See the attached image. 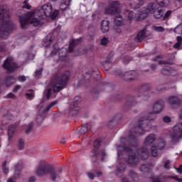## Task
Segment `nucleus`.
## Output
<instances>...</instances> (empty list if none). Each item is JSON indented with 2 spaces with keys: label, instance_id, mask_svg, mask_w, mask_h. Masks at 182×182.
Masks as SVG:
<instances>
[{
  "label": "nucleus",
  "instance_id": "nucleus-57",
  "mask_svg": "<svg viewBox=\"0 0 182 182\" xmlns=\"http://www.w3.org/2000/svg\"><path fill=\"white\" fill-rule=\"evenodd\" d=\"M58 15H59V10H55V11L53 12L51 16H52V18H57V17H58Z\"/></svg>",
  "mask_w": 182,
  "mask_h": 182
},
{
  "label": "nucleus",
  "instance_id": "nucleus-24",
  "mask_svg": "<svg viewBox=\"0 0 182 182\" xmlns=\"http://www.w3.org/2000/svg\"><path fill=\"white\" fill-rule=\"evenodd\" d=\"M109 21L103 20L101 23V31L102 33H107L109 32Z\"/></svg>",
  "mask_w": 182,
  "mask_h": 182
},
{
  "label": "nucleus",
  "instance_id": "nucleus-13",
  "mask_svg": "<svg viewBox=\"0 0 182 182\" xmlns=\"http://www.w3.org/2000/svg\"><path fill=\"white\" fill-rule=\"evenodd\" d=\"M119 76H124V79L127 82H132L137 79V73L133 70L127 71L124 75H122V73H119Z\"/></svg>",
  "mask_w": 182,
  "mask_h": 182
},
{
  "label": "nucleus",
  "instance_id": "nucleus-26",
  "mask_svg": "<svg viewBox=\"0 0 182 182\" xmlns=\"http://www.w3.org/2000/svg\"><path fill=\"white\" fill-rule=\"evenodd\" d=\"M117 123H119V117L115 116L108 122V127L109 129H113V127H114Z\"/></svg>",
  "mask_w": 182,
  "mask_h": 182
},
{
  "label": "nucleus",
  "instance_id": "nucleus-12",
  "mask_svg": "<svg viewBox=\"0 0 182 182\" xmlns=\"http://www.w3.org/2000/svg\"><path fill=\"white\" fill-rule=\"evenodd\" d=\"M79 103H80V97L75 96L73 103L70 107V113H73V112L74 114H77V113H79V110H80V108L79 107Z\"/></svg>",
  "mask_w": 182,
  "mask_h": 182
},
{
  "label": "nucleus",
  "instance_id": "nucleus-47",
  "mask_svg": "<svg viewBox=\"0 0 182 182\" xmlns=\"http://www.w3.org/2000/svg\"><path fill=\"white\" fill-rule=\"evenodd\" d=\"M141 171H144L146 173V171H149V165L148 164H142L140 168Z\"/></svg>",
  "mask_w": 182,
  "mask_h": 182
},
{
  "label": "nucleus",
  "instance_id": "nucleus-23",
  "mask_svg": "<svg viewBox=\"0 0 182 182\" xmlns=\"http://www.w3.org/2000/svg\"><path fill=\"white\" fill-rule=\"evenodd\" d=\"M168 102L170 105H176V106H179L182 103L181 99L178 97L171 96L168 98Z\"/></svg>",
  "mask_w": 182,
  "mask_h": 182
},
{
  "label": "nucleus",
  "instance_id": "nucleus-17",
  "mask_svg": "<svg viewBox=\"0 0 182 182\" xmlns=\"http://www.w3.org/2000/svg\"><path fill=\"white\" fill-rule=\"evenodd\" d=\"M15 83V75H7L4 80H3V84L9 87L12 86V84Z\"/></svg>",
  "mask_w": 182,
  "mask_h": 182
},
{
  "label": "nucleus",
  "instance_id": "nucleus-30",
  "mask_svg": "<svg viewBox=\"0 0 182 182\" xmlns=\"http://www.w3.org/2000/svg\"><path fill=\"white\" fill-rule=\"evenodd\" d=\"M161 73L164 76H168L171 74V68L168 66H165L161 70Z\"/></svg>",
  "mask_w": 182,
  "mask_h": 182
},
{
  "label": "nucleus",
  "instance_id": "nucleus-4",
  "mask_svg": "<svg viewBox=\"0 0 182 182\" xmlns=\"http://www.w3.org/2000/svg\"><path fill=\"white\" fill-rule=\"evenodd\" d=\"M62 168H59L56 171L55 169H53L52 166L44 164L43 166H38L37 170L36 171V174L40 177L45 176V174H50L52 181H56L57 180H60V174H62Z\"/></svg>",
  "mask_w": 182,
  "mask_h": 182
},
{
  "label": "nucleus",
  "instance_id": "nucleus-2",
  "mask_svg": "<svg viewBox=\"0 0 182 182\" xmlns=\"http://www.w3.org/2000/svg\"><path fill=\"white\" fill-rule=\"evenodd\" d=\"M70 80V72L66 70L64 73L58 71L52 78L50 83V87L47 90L46 97L50 99L52 95V90L54 93H59L60 90H63L68 85V82Z\"/></svg>",
  "mask_w": 182,
  "mask_h": 182
},
{
  "label": "nucleus",
  "instance_id": "nucleus-8",
  "mask_svg": "<svg viewBox=\"0 0 182 182\" xmlns=\"http://www.w3.org/2000/svg\"><path fill=\"white\" fill-rule=\"evenodd\" d=\"M155 9H156V4L149 3L146 6V9H145V10L144 11L145 14L139 12L138 14H135L136 21L139 22V21L146 19V18H147V14H150V12H153V11L154 12Z\"/></svg>",
  "mask_w": 182,
  "mask_h": 182
},
{
  "label": "nucleus",
  "instance_id": "nucleus-29",
  "mask_svg": "<svg viewBox=\"0 0 182 182\" xmlns=\"http://www.w3.org/2000/svg\"><path fill=\"white\" fill-rule=\"evenodd\" d=\"M114 22L117 26H122L123 25V17H122V15L117 16L114 19Z\"/></svg>",
  "mask_w": 182,
  "mask_h": 182
},
{
  "label": "nucleus",
  "instance_id": "nucleus-7",
  "mask_svg": "<svg viewBox=\"0 0 182 182\" xmlns=\"http://www.w3.org/2000/svg\"><path fill=\"white\" fill-rule=\"evenodd\" d=\"M3 68L7 70V73H13L18 69V64L14 62V58L7 57L3 63Z\"/></svg>",
  "mask_w": 182,
  "mask_h": 182
},
{
  "label": "nucleus",
  "instance_id": "nucleus-1",
  "mask_svg": "<svg viewBox=\"0 0 182 182\" xmlns=\"http://www.w3.org/2000/svg\"><path fill=\"white\" fill-rule=\"evenodd\" d=\"M164 107V102L160 100L154 103L153 106V112H150L147 117H142L140 118L138 122V125L133 128L129 132L128 139H121V143H123L122 146H117V154L122 156V151L120 149H122L123 151L128 153V158L125 159L126 163L130 167H136L139 163V158L142 160H146L149 159V151L147 148L143 147L137 149V137L141 136V132H145L146 126H149V122L150 120H154L156 119V114L160 113Z\"/></svg>",
  "mask_w": 182,
  "mask_h": 182
},
{
  "label": "nucleus",
  "instance_id": "nucleus-16",
  "mask_svg": "<svg viewBox=\"0 0 182 182\" xmlns=\"http://www.w3.org/2000/svg\"><path fill=\"white\" fill-rule=\"evenodd\" d=\"M124 171H126V165H124V164H118L117 165V170L115 173L116 176L118 177H123Z\"/></svg>",
  "mask_w": 182,
  "mask_h": 182
},
{
  "label": "nucleus",
  "instance_id": "nucleus-27",
  "mask_svg": "<svg viewBox=\"0 0 182 182\" xmlns=\"http://www.w3.org/2000/svg\"><path fill=\"white\" fill-rule=\"evenodd\" d=\"M46 115L45 113H41V110H39L38 114L36 118V121L38 123V124H42V122L45 119Z\"/></svg>",
  "mask_w": 182,
  "mask_h": 182
},
{
  "label": "nucleus",
  "instance_id": "nucleus-39",
  "mask_svg": "<svg viewBox=\"0 0 182 182\" xmlns=\"http://www.w3.org/2000/svg\"><path fill=\"white\" fill-rule=\"evenodd\" d=\"M173 32L175 33H177L178 35H182V25L180 24L178 26H177L174 30H173Z\"/></svg>",
  "mask_w": 182,
  "mask_h": 182
},
{
  "label": "nucleus",
  "instance_id": "nucleus-31",
  "mask_svg": "<svg viewBox=\"0 0 182 182\" xmlns=\"http://www.w3.org/2000/svg\"><path fill=\"white\" fill-rule=\"evenodd\" d=\"M88 131H89V124L85 123V124H82V127L80 129V133L81 134H85L87 133Z\"/></svg>",
  "mask_w": 182,
  "mask_h": 182
},
{
  "label": "nucleus",
  "instance_id": "nucleus-55",
  "mask_svg": "<svg viewBox=\"0 0 182 182\" xmlns=\"http://www.w3.org/2000/svg\"><path fill=\"white\" fill-rule=\"evenodd\" d=\"M164 168L170 170V161H166L164 165Z\"/></svg>",
  "mask_w": 182,
  "mask_h": 182
},
{
  "label": "nucleus",
  "instance_id": "nucleus-50",
  "mask_svg": "<svg viewBox=\"0 0 182 182\" xmlns=\"http://www.w3.org/2000/svg\"><path fill=\"white\" fill-rule=\"evenodd\" d=\"M6 50V45L5 43H0V52H5Z\"/></svg>",
  "mask_w": 182,
  "mask_h": 182
},
{
  "label": "nucleus",
  "instance_id": "nucleus-28",
  "mask_svg": "<svg viewBox=\"0 0 182 182\" xmlns=\"http://www.w3.org/2000/svg\"><path fill=\"white\" fill-rule=\"evenodd\" d=\"M128 176H129L132 181H137L139 180V174L133 170L129 171Z\"/></svg>",
  "mask_w": 182,
  "mask_h": 182
},
{
  "label": "nucleus",
  "instance_id": "nucleus-37",
  "mask_svg": "<svg viewBox=\"0 0 182 182\" xmlns=\"http://www.w3.org/2000/svg\"><path fill=\"white\" fill-rule=\"evenodd\" d=\"M102 144V141L100 139H97L94 142V149L93 150H99L100 149V145Z\"/></svg>",
  "mask_w": 182,
  "mask_h": 182
},
{
  "label": "nucleus",
  "instance_id": "nucleus-32",
  "mask_svg": "<svg viewBox=\"0 0 182 182\" xmlns=\"http://www.w3.org/2000/svg\"><path fill=\"white\" fill-rule=\"evenodd\" d=\"M156 4L161 7L166 8L168 6V0H156Z\"/></svg>",
  "mask_w": 182,
  "mask_h": 182
},
{
  "label": "nucleus",
  "instance_id": "nucleus-61",
  "mask_svg": "<svg viewBox=\"0 0 182 182\" xmlns=\"http://www.w3.org/2000/svg\"><path fill=\"white\" fill-rule=\"evenodd\" d=\"M19 89H21V85H16L13 89L14 93H16Z\"/></svg>",
  "mask_w": 182,
  "mask_h": 182
},
{
  "label": "nucleus",
  "instance_id": "nucleus-60",
  "mask_svg": "<svg viewBox=\"0 0 182 182\" xmlns=\"http://www.w3.org/2000/svg\"><path fill=\"white\" fill-rule=\"evenodd\" d=\"M169 178H174L176 181L182 182V178H180L177 176H168Z\"/></svg>",
  "mask_w": 182,
  "mask_h": 182
},
{
  "label": "nucleus",
  "instance_id": "nucleus-62",
  "mask_svg": "<svg viewBox=\"0 0 182 182\" xmlns=\"http://www.w3.org/2000/svg\"><path fill=\"white\" fill-rule=\"evenodd\" d=\"M19 82H25L26 80V77L25 75H21L18 77Z\"/></svg>",
  "mask_w": 182,
  "mask_h": 182
},
{
  "label": "nucleus",
  "instance_id": "nucleus-35",
  "mask_svg": "<svg viewBox=\"0 0 182 182\" xmlns=\"http://www.w3.org/2000/svg\"><path fill=\"white\" fill-rule=\"evenodd\" d=\"M17 147L18 150H23V149H25V141H23L22 139H20L17 143Z\"/></svg>",
  "mask_w": 182,
  "mask_h": 182
},
{
  "label": "nucleus",
  "instance_id": "nucleus-19",
  "mask_svg": "<svg viewBox=\"0 0 182 182\" xmlns=\"http://www.w3.org/2000/svg\"><path fill=\"white\" fill-rule=\"evenodd\" d=\"M16 131V124L9 125V129H8V140H9V141H11V140H12V139L14 138V134H15Z\"/></svg>",
  "mask_w": 182,
  "mask_h": 182
},
{
  "label": "nucleus",
  "instance_id": "nucleus-46",
  "mask_svg": "<svg viewBox=\"0 0 182 182\" xmlns=\"http://www.w3.org/2000/svg\"><path fill=\"white\" fill-rule=\"evenodd\" d=\"M30 23L31 25H33L34 26H38L39 25V19L36 18H32V20L30 21Z\"/></svg>",
  "mask_w": 182,
  "mask_h": 182
},
{
  "label": "nucleus",
  "instance_id": "nucleus-64",
  "mask_svg": "<svg viewBox=\"0 0 182 182\" xmlns=\"http://www.w3.org/2000/svg\"><path fill=\"white\" fill-rule=\"evenodd\" d=\"M36 181V178L35 176H31L28 179V182H35Z\"/></svg>",
  "mask_w": 182,
  "mask_h": 182
},
{
  "label": "nucleus",
  "instance_id": "nucleus-59",
  "mask_svg": "<svg viewBox=\"0 0 182 182\" xmlns=\"http://www.w3.org/2000/svg\"><path fill=\"white\" fill-rule=\"evenodd\" d=\"M26 95L27 96V97H29L30 99H33L35 94H33V92H27Z\"/></svg>",
  "mask_w": 182,
  "mask_h": 182
},
{
  "label": "nucleus",
  "instance_id": "nucleus-51",
  "mask_svg": "<svg viewBox=\"0 0 182 182\" xmlns=\"http://www.w3.org/2000/svg\"><path fill=\"white\" fill-rule=\"evenodd\" d=\"M109 42V40L107 39V38L104 37L102 38L101 40V45L102 46H106V45H107V43Z\"/></svg>",
  "mask_w": 182,
  "mask_h": 182
},
{
  "label": "nucleus",
  "instance_id": "nucleus-9",
  "mask_svg": "<svg viewBox=\"0 0 182 182\" xmlns=\"http://www.w3.org/2000/svg\"><path fill=\"white\" fill-rule=\"evenodd\" d=\"M34 15L35 11H28L26 14L18 16L20 25L22 29H26V26H28L29 21L32 19Z\"/></svg>",
  "mask_w": 182,
  "mask_h": 182
},
{
  "label": "nucleus",
  "instance_id": "nucleus-15",
  "mask_svg": "<svg viewBox=\"0 0 182 182\" xmlns=\"http://www.w3.org/2000/svg\"><path fill=\"white\" fill-rule=\"evenodd\" d=\"M165 13L166 7H157L154 9L153 12L154 18H155V19H160L161 18H163V16H164Z\"/></svg>",
  "mask_w": 182,
  "mask_h": 182
},
{
  "label": "nucleus",
  "instance_id": "nucleus-20",
  "mask_svg": "<svg viewBox=\"0 0 182 182\" xmlns=\"http://www.w3.org/2000/svg\"><path fill=\"white\" fill-rule=\"evenodd\" d=\"M156 139H157V137L156 136V134H149V136H147V137L144 141L145 146H150L151 144H153V143L156 141Z\"/></svg>",
  "mask_w": 182,
  "mask_h": 182
},
{
  "label": "nucleus",
  "instance_id": "nucleus-36",
  "mask_svg": "<svg viewBox=\"0 0 182 182\" xmlns=\"http://www.w3.org/2000/svg\"><path fill=\"white\" fill-rule=\"evenodd\" d=\"M159 143H158V149L159 150H163L164 147H166V141H164V139H159Z\"/></svg>",
  "mask_w": 182,
  "mask_h": 182
},
{
  "label": "nucleus",
  "instance_id": "nucleus-43",
  "mask_svg": "<svg viewBox=\"0 0 182 182\" xmlns=\"http://www.w3.org/2000/svg\"><path fill=\"white\" fill-rule=\"evenodd\" d=\"M2 168L4 174L9 173V168H6V161L3 162Z\"/></svg>",
  "mask_w": 182,
  "mask_h": 182
},
{
  "label": "nucleus",
  "instance_id": "nucleus-6",
  "mask_svg": "<svg viewBox=\"0 0 182 182\" xmlns=\"http://www.w3.org/2000/svg\"><path fill=\"white\" fill-rule=\"evenodd\" d=\"M53 12V9L50 3H47L44 4L41 9L38 10L37 15L41 19H45L46 16H50Z\"/></svg>",
  "mask_w": 182,
  "mask_h": 182
},
{
  "label": "nucleus",
  "instance_id": "nucleus-49",
  "mask_svg": "<svg viewBox=\"0 0 182 182\" xmlns=\"http://www.w3.org/2000/svg\"><path fill=\"white\" fill-rule=\"evenodd\" d=\"M154 30L156 32H164L165 31L163 26H154Z\"/></svg>",
  "mask_w": 182,
  "mask_h": 182
},
{
  "label": "nucleus",
  "instance_id": "nucleus-21",
  "mask_svg": "<svg viewBox=\"0 0 182 182\" xmlns=\"http://www.w3.org/2000/svg\"><path fill=\"white\" fill-rule=\"evenodd\" d=\"M70 2L72 0H63L60 5V11H66L70 7Z\"/></svg>",
  "mask_w": 182,
  "mask_h": 182
},
{
  "label": "nucleus",
  "instance_id": "nucleus-41",
  "mask_svg": "<svg viewBox=\"0 0 182 182\" xmlns=\"http://www.w3.org/2000/svg\"><path fill=\"white\" fill-rule=\"evenodd\" d=\"M18 165H16L15 168V171H14V180H16L17 178H19V176H21V171L17 170Z\"/></svg>",
  "mask_w": 182,
  "mask_h": 182
},
{
  "label": "nucleus",
  "instance_id": "nucleus-40",
  "mask_svg": "<svg viewBox=\"0 0 182 182\" xmlns=\"http://www.w3.org/2000/svg\"><path fill=\"white\" fill-rule=\"evenodd\" d=\"M42 72H43V68H40V69L36 70V72H35L36 79H39L41 77V76H42Z\"/></svg>",
  "mask_w": 182,
  "mask_h": 182
},
{
  "label": "nucleus",
  "instance_id": "nucleus-33",
  "mask_svg": "<svg viewBox=\"0 0 182 182\" xmlns=\"http://www.w3.org/2000/svg\"><path fill=\"white\" fill-rule=\"evenodd\" d=\"M33 122H30L28 125H26L25 133L26 134H29L33 130Z\"/></svg>",
  "mask_w": 182,
  "mask_h": 182
},
{
  "label": "nucleus",
  "instance_id": "nucleus-22",
  "mask_svg": "<svg viewBox=\"0 0 182 182\" xmlns=\"http://www.w3.org/2000/svg\"><path fill=\"white\" fill-rule=\"evenodd\" d=\"M146 29L144 28L141 31H139L135 38V40L137 42H143L144 39H146Z\"/></svg>",
  "mask_w": 182,
  "mask_h": 182
},
{
  "label": "nucleus",
  "instance_id": "nucleus-48",
  "mask_svg": "<svg viewBox=\"0 0 182 182\" xmlns=\"http://www.w3.org/2000/svg\"><path fill=\"white\" fill-rule=\"evenodd\" d=\"M58 50H59V48L56 47V46H53V49L50 54V56H55V55H56V53H58Z\"/></svg>",
  "mask_w": 182,
  "mask_h": 182
},
{
  "label": "nucleus",
  "instance_id": "nucleus-34",
  "mask_svg": "<svg viewBox=\"0 0 182 182\" xmlns=\"http://www.w3.org/2000/svg\"><path fill=\"white\" fill-rule=\"evenodd\" d=\"M126 15L128 16V19L129 21H133V19H135L136 21V16H134V13L133 12V11L127 10L126 11Z\"/></svg>",
  "mask_w": 182,
  "mask_h": 182
},
{
  "label": "nucleus",
  "instance_id": "nucleus-18",
  "mask_svg": "<svg viewBox=\"0 0 182 182\" xmlns=\"http://www.w3.org/2000/svg\"><path fill=\"white\" fill-rule=\"evenodd\" d=\"M150 90H151V86L149 84H145L138 87L136 92L143 95V93L150 92Z\"/></svg>",
  "mask_w": 182,
  "mask_h": 182
},
{
  "label": "nucleus",
  "instance_id": "nucleus-3",
  "mask_svg": "<svg viewBox=\"0 0 182 182\" xmlns=\"http://www.w3.org/2000/svg\"><path fill=\"white\" fill-rule=\"evenodd\" d=\"M11 16L9 14V7L6 4H4L0 6V37L2 39H6L11 31L15 29V25L12 21H9V18Z\"/></svg>",
  "mask_w": 182,
  "mask_h": 182
},
{
  "label": "nucleus",
  "instance_id": "nucleus-63",
  "mask_svg": "<svg viewBox=\"0 0 182 182\" xmlns=\"http://www.w3.org/2000/svg\"><path fill=\"white\" fill-rule=\"evenodd\" d=\"M176 170L179 174H182V164L178 168H176Z\"/></svg>",
  "mask_w": 182,
  "mask_h": 182
},
{
  "label": "nucleus",
  "instance_id": "nucleus-54",
  "mask_svg": "<svg viewBox=\"0 0 182 182\" xmlns=\"http://www.w3.org/2000/svg\"><path fill=\"white\" fill-rule=\"evenodd\" d=\"M50 105H48L44 110L40 109L41 113H44V116H46V113H48V110H50Z\"/></svg>",
  "mask_w": 182,
  "mask_h": 182
},
{
  "label": "nucleus",
  "instance_id": "nucleus-38",
  "mask_svg": "<svg viewBox=\"0 0 182 182\" xmlns=\"http://www.w3.org/2000/svg\"><path fill=\"white\" fill-rule=\"evenodd\" d=\"M151 154L153 156V157H157V154H159L157 147L154 146L151 147Z\"/></svg>",
  "mask_w": 182,
  "mask_h": 182
},
{
  "label": "nucleus",
  "instance_id": "nucleus-25",
  "mask_svg": "<svg viewBox=\"0 0 182 182\" xmlns=\"http://www.w3.org/2000/svg\"><path fill=\"white\" fill-rule=\"evenodd\" d=\"M81 41H82V38H80L77 40H73V41L70 43V46L68 48V52H73V49H75V46H76V45H79Z\"/></svg>",
  "mask_w": 182,
  "mask_h": 182
},
{
  "label": "nucleus",
  "instance_id": "nucleus-42",
  "mask_svg": "<svg viewBox=\"0 0 182 182\" xmlns=\"http://www.w3.org/2000/svg\"><path fill=\"white\" fill-rule=\"evenodd\" d=\"M132 57L129 56V55H125L122 58V61L124 62V63L125 65H127V63H129V62L132 61Z\"/></svg>",
  "mask_w": 182,
  "mask_h": 182
},
{
  "label": "nucleus",
  "instance_id": "nucleus-14",
  "mask_svg": "<svg viewBox=\"0 0 182 182\" xmlns=\"http://www.w3.org/2000/svg\"><path fill=\"white\" fill-rule=\"evenodd\" d=\"M136 105H137L136 98L132 95H128L124 105V110H127V109H130V107H132V106H136Z\"/></svg>",
  "mask_w": 182,
  "mask_h": 182
},
{
  "label": "nucleus",
  "instance_id": "nucleus-52",
  "mask_svg": "<svg viewBox=\"0 0 182 182\" xmlns=\"http://www.w3.org/2000/svg\"><path fill=\"white\" fill-rule=\"evenodd\" d=\"M112 62V55H109L107 57V59L105 62V63H107V65H110V63Z\"/></svg>",
  "mask_w": 182,
  "mask_h": 182
},
{
  "label": "nucleus",
  "instance_id": "nucleus-5",
  "mask_svg": "<svg viewBox=\"0 0 182 182\" xmlns=\"http://www.w3.org/2000/svg\"><path fill=\"white\" fill-rule=\"evenodd\" d=\"M172 144H177L182 139V122L173 127V130L170 134Z\"/></svg>",
  "mask_w": 182,
  "mask_h": 182
},
{
  "label": "nucleus",
  "instance_id": "nucleus-44",
  "mask_svg": "<svg viewBox=\"0 0 182 182\" xmlns=\"http://www.w3.org/2000/svg\"><path fill=\"white\" fill-rule=\"evenodd\" d=\"M28 1L29 0H24V1L23 2L24 5L22 6L23 9H31L32 8V6L29 5V4H28Z\"/></svg>",
  "mask_w": 182,
  "mask_h": 182
},
{
  "label": "nucleus",
  "instance_id": "nucleus-11",
  "mask_svg": "<svg viewBox=\"0 0 182 182\" xmlns=\"http://www.w3.org/2000/svg\"><path fill=\"white\" fill-rule=\"evenodd\" d=\"M91 161L92 163H97V160H99V157H101V160H105V157H106V151L105 149L97 150L92 149L91 151Z\"/></svg>",
  "mask_w": 182,
  "mask_h": 182
},
{
  "label": "nucleus",
  "instance_id": "nucleus-10",
  "mask_svg": "<svg viewBox=\"0 0 182 182\" xmlns=\"http://www.w3.org/2000/svg\"><path fill=\"white\" fill-rule=\"evenodd\" d=\"M105 14L109 15L120 14V2L119 1L111 2L105 9Z\"/></svg>",
  "mask_w": 182,
  "mask_h": 182
},
{
  "label": "nucleus",
  "instance_id": "nucleus-45",
  "mask_svg": "<svg viewBox=\"0 0 182 182\" xmlns=\"http://www.w3.org/2000/svg\"><path fill=\"white\" fill-rule=\"evenodd\" d=\"M171 14H173V11L171 10H168L165 13V14L163 16L164 21H166V19L168 18L170 16H171Z\"/></svg>",
  "mask_w": 182,
  "mask_h": 182
},
{
  "label": "nucleus",
  "instance_id": "nucleus-56",
  "mask_svg": "<svg viewBox=\"0 0 182 182\" xmlns=\"http://www.w3.org/2000/svg\"><path fill=\"white\" fill-rule=\"evenodd\" d=\"M163 120L165 123H170V122H171V118H170L168 116H165L164 118H163Z\"/></svg>",
  "mask_w": 182,
  "mask_h": 182
},
{
  "label": "nucleus",
  "instance_id": "nucleus-58",
  "mask_svg": "<svg viewBox=\"0 0 182 182\" xmlns=\"http://www.w3.org/2000/svg\"><path fill=\"white\" fill-rule=\"evenodd\" d=\"M7 99H15L16 96L14 93L10 92L6 95Z\"/></svg>",
  "mask_w": 182,
  "mask_h": 182
},
{
  "label": "nucleus",
  "instance_id": "nucleus-53",
  "mask_svg": "<svg viewBox=\"0 0 182 182\" xmlns=\"http://www.w3.org/2000/svg\"><path fill=\"white\" fill-rule=\"evenodd\" d=\"M87 176L89 177V178H90V180H93L95 179V177H96L93 172H87Z\"/></svg>",
  "mask_w": 182,
  "mask_h": 182
}]
</instances>
